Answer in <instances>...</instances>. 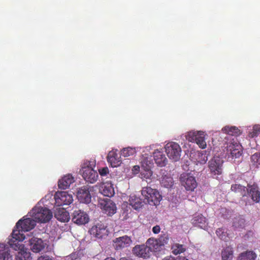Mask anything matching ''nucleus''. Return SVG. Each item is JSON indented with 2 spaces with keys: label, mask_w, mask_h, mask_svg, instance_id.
Listing matches in <instances>:
<instances>
[{
  "label": "nucleus",
  "mask_w": 260,
  "mask_h": 260,
  "mask_svg": "<svg viewBox=\"0 0 260 260\" xmlns=\"http://www.w3.org/2000/svg\"><path fill=\"white\" fill-rule=\"evenodd\" d=\"M28 214L36 220V222L46 223L50 221L52 217L51 211L46 207H35Z\"/></svg>",
  "instance_id": "obj_1"
},
{
  "label": "nucleus",
  "mask_w": 260,
  "mask_h": 260,
  "mask_svg": "<svg viewBox=\"0 0 260 260\" xmlns=\"http://www.w3.org/2000/svg\"><path fill=\"white\" fill-rule=\"evenodd\" d=\"M141 193L144 198L145 202L151 206L159 205L162 199L161 196L156 189L150 187H144L141 190Z\"/></svg>",
  "instance_id": "obj_2"
},
{
  "label": "nucleus",
  "mask_w": 260,
  "mask_h": 260,
  "mask_svg": "<svg viewBox=\"0 0 260 260\" xmlns=\"http://www.w3.org/2000/svg\"><path fill=\"white\" fill-rule=\"evenodd\" d=\"M11 236L12 238L8 242L11 248L16 251L25 248L24 245L20 243L25 239V236L20 230H13Z\"/></svg>",
  "instance_id": "obj_3"
},
{
  "label": "nucleus",
  "mask_w": 260,
  "mask_h": 260,
  "mask_svg": "<svg viewBox=\"0 0 260 260\" xmlns=\"http://www.w3.org/2000/svg\"><path fill=\"white\" fill-rule=\"evenodd\" d=\"M166 152L168 157L174 161H178L181 156V149L179 145L174 142L167 143L165 147Z\"/></svg>",
  "instance_id": "obj_4"
},
{
  "label": "nucleus",
  "mask_w": 260,
  "mask_h": 260,
  "mask_svg": "<svg viewBox=\"0 0 260 260\" xmlns=\"http://www.w3.org/2000/svg\"><path fill=\"white\" fill-rule=\"evenodd\" d=\"M36 225V220L33 218L28 217L20 219L16 223L14 230H20L21 233L33 229Z\"/></svg>",
  "instance_id": "obj_5"
},
{
  "label": "nucleus",
  "mask_w": 260,
  "mask_h": 260,
  "mask_svg": "<svg viewBox=\"0 0 260 260\" xmlns=\"http://www.w3.org/2000/svg\"><path fill=\"white\" fill-rule=\"evenodd\" d=\"M180 181L181 185L188 191H193L198 185L195 178L188 173L181 174Z\"/></svg>",
  "instance_id": "obj_6"
},
{
  "label": "nucleus",
  "mask_w": 260,
  "mask_h": 260,
  "mask_svg": "<svg viewBox=\"0 0 260 260\" xmlns=\"http://www.w3.org/2000/svg\"><path fill=\"white\" fill-rule=\"evenodd\" d=\"M54 199L57 206L69 205L73 201L72 195L64 191L56 192L54 195Z\"/></svg>",
  "instance_id": "obj_7"
},
{
  "label": "nucleus",
  "mask_w": 260,
  "mask_h": 260,
  "mask_svg": "<svg viewBox=\"0 0 260 260\" xmlns=\"http://www.w3.org/2000/svg\"><path fill=\"white\" fill-rule=\"evenodd\" d=\"M80 171L82 173V176L87 182L93 183L95 182L99 177L98 174L91 167L89 166H83Z\"/></svg>",
  "instance_id": "obj_8"
},
{
  "label": "nucleus",
  "mask_w": 260,
  "mask_h": 260,
  "mask_svg": "<svg viewBox=\"0 0 260 260\" xmlns=\"http://www.w3.org/2000/svg\"><path fill=\"white\" fill-rule=\"evenodd\" d=\"M132 251L135 255L143 258H149L151 253L150 249L146 243L145 244L136 245L133 247Z\"/></svg>",
  "instance_id": "obj_9"
},
{
  "label": "nucleus",
  "mask_w": 260,
  "mask_h": 260,
  "mask_svg": "<svg viewBox=\"0 0 260 260\" xmlns=\"http://www.w3.org/2000/svg\"><path fill=\"white\" fill-rule=\"evenodd\" d=\"M223 161L219 157H214L208 162L210 172L214 175H220L222 172Z\"/></svg>",
  "instance_id": "obj_10"
},
{
  "label": "nucleus",
  "mask_w": 260,
  "mask_h": 260,
  "mask_svg": "<svg viewBox=\"0 0 260 260\" xmlns=\"http://www.w3.org/2000/svg\"><path fill=\"white\" fill-rule=\"evenodd\" d=\"M89 220L88 214L80 210L74 211L72 215V221L78 225L85 224Z\"/></svg>",
  "instance_id": "obj_11"
},
{
  "label": "nucleus",
  "mask_w": 260,
  "mask_h": 260,
  "mask_svg": "<svg viewBox=\"0 0 260 260\" xmlns=\"http://www.w3.org/2000/svg\"><path fill=\"white\" fill-rule=\"evenodd\" d=\"M100 204L103 212L108 215L111 216L116 213L117 209L116 205L110 199L104 200L100 202Z\"/></svg>",
  "instance_id": "obj_12"
},
{
  "label": "nucleus",
  "mask_w": 260,
  "mask_h": 260,
  "mask_svg": "<svg viewBox=\"0 0 260 260\" xmlns=\"http://www.w3.org/2000/svg\"><path fill=\"white\" fill-rule=\"evenodd\" d=\"M246 191L253 202L258 203L260 201V191L256 183L248 184Z\"/></svg>",
  "instance_id": "obj_13"
},
{
  "label": "nucleus",
  "mask_w": 260,
  "mask_h": 260,
  "mask_svg": "<svg viewBox=\"0 0 260 260\" xmlns=\"http://www.w3.org/2000/svg\"><path fill=\"white\" fill-rule=\"evenodd\" d=\"M113 242L115 248L119 250L129 246L132 243V240L130 237L125 235L116 238Z\"/></svg>",
  "instance_id": "obj_14"
},
{
  "label": "nucleus",
  "mask_w": 260,
  "mask_h": 260,
  "mask_svg": "<svg viewBox=\"0 0 260 260\" xmlns=\"http://www.w3.org/2000/svg\"><path fill=\"white\" fill-rule=\"evenodd\" d=\"M30 248L34 252L38 253L44 249L46 245L41 238L32 237L29 240Z\"/></svg>",
  "instance_id": "obj_15"
},
{
  "label": "nucleus",
  "mask_w": 260,
  "mask_h": 260,
  "mask_svg": "<svg viewBox=\"0 0 260 260\" xmlns=\"http://www.w3.org/2000/svg\"><path fill=\"white\" fill-rule=\"evenodd\" d=\"M226 151L232 157L238 158L242 154V146L237 142L231 143L227 146Z\"/></svg>",
  "instance_id": "obj_16"
},
{
  "label": "nucleus",
  "mask_w": 260,
  "mask_h": 260,
  "mask_svg": "<svg viewBox=\"0 0 260 260\" xmlns=\"http://www.w3.org/2000/svg\"><path fill=\"white\" fill-rule=\"evenodd\" d=\"M77 198L80 202L89 203L91 201V195L90 192L86 187L79 189L77 192Z\"/></svg>",
  "instance_id": "obj_17"
},
{
  "label": "nucleus",
  "mask_w": 260,
  "mask_h": 260,
  "mask_svg": "<svg viewBox=\"0 0 260 260\" xmlns=\"http://www.w3.org/2000/svg\"><path fill=\"white\" fill-rule=\"evenodd\" d=\"M107 161L112 167H117L121 163L120 156L115 151H111L109 152L107 156Z\"/></svg>",
  "instance_id": "obj_18"
},
{
  "label": "nucleus",
  "mask_w": 260,
  "mask_h": 260,
  "mask_svg": "<svg viewBox=\"0 0 260 260\" xmlns=\"http://www.w3.org/2000/svg\"><path fill=\"white\" fill-rule=\"evenodd\" d=\"M100 192L104 196L112 197L115 194L114 189L111 183H103L100 189Z\"/></svg>",
  "instance_id": "obj_19"
},
{
  "label": "nucleus",
  "mask_w": 260,
  "mask_h": 260,
  "mask_svg": "<svg viewBox=\"0 0 260 260\" xmlns=\"http://www.w3.org/2000/svg\"><path fill=\"white\" fill-rule=\"evenodd\" d=\"M74 182V178L72 175L68 174L59 180L58 186L59 188L65 189L68 188Z\"/></svg>",
  "instance_id": "obj_20"
},
{
  "label": "nucleus",
  "mask_w": 260,
  "mask_h": 260,
  "mask_svg": "<svg viewBox=\"0 0 260 260\" xmlns=\"http://www.w3.org/2000/svg\"><path fill=\"white\" fill-rule=\"evenodd\" d=\"M153 158L155 163L159 166H165L167 164V159L162 151L156 150L153 152Z\"/></svg>",
  "instance_id": "obj_21"
},
{
  "label": "nucleus",
  "mask_w": 260,
  "mask_h": 260,
  "mask_svg": "<svg viewBox=\"0 0 260 260\" xmlns=\"http://www.w3.org/2000/svg\"><path fill=\"white\" fill-rule=\"evenodd\" d=\"M54 216L58 220L61 222H68L70 218L69 212L63 208L56 209Z\"/></svg>",
  "instance_id": "obj_22"
},
{
  "label": "nucleus",
  "mask_w": 260,
  "mask_h": 260,
  "mask_svg": "<svg viewBox=\"0 0 260 260\" xmlns=\"http://www.w3.org/2000/svg\"><path fill=\"white\" fill-rule=\"evenodd\" d=\"M146 244H148L149 248L150 249V252L153 251L155 252L160 251L162 246L158 241L157 239L149 238L146 241Z\"/></svg>",
  "instance_id": "obj_23"
},
{
  "label": "nucleus",
  "mask_w": 260,
  "mask_h": 260,
  "mask_svg": "<svg viewBox=\"0 0 260 260\" xmlns=\"http://www.w3.org/2000/svg\"><path fill=\"white\" fill-rule=\"evenodd\" d=\"M105 231V228L104 225L102 224H98L96 225L93 226L89 230V232L94 237L100 238L102 237Z\"/></svg>",
  "instance_id": "obj_24"
},
{
  "label": "nucleus",
  "mask_w": 260,
  "mask_h": 260,
  "mask_svg": "<svg viewBox=\"0 0 260 260\" xmlns=\"http://www.w3.org/2000/svg\"><path fill=\"white\" fill-rule=\"evenodd\" d=\"M192 223L196 226L204 229L207 226V221L206 218L202 215H198L194 216L192 220Z\"/></svg>",
  "instance_id": "obj_25"
},
{
  "label": "nucleus",
  "mask_w": 260,
  "mask_h": 260,
  "mask_svg": "<svg viewBox=\"0 0 260 260\" xmlns=\"http://www.w3.org/2000/svg\"><path fill=\"white\" fill-rule=\"evenodd\" d=\"M257 255L253 251L247 250L240 254L238 260H255Z\"/></svg>",
  "instance_id": "obj_26"
},
{
  "label": "nucleus",
  "mask_w": 260,
  "mask_h": 260,
  "mask_svg": "<svg viewBox=\"0 0 260 260\" xmlns=\"http://www.w3.org/2000/svg\"><path fill=\"white\" fill-rule=\"evenodd\" d=\"M129 202L130 205L135 210H138L143 206V202L142 201V200L135 196H131Z\"/></svg>",
  "instance_id": "obj_27"
},
{
  "label": "nucleus",
  "mask_w": 260,
  "mask_h": 260,
  "mask_svg": "<svg viewBox=\"0 0 260 260\" xmlns=\"http://www.w3.org/2000/svg\"><path fill=\"white\" fill-rule=\"evenodd\" d=\"M222 131L229 135L238 136L241 134L240 130L236 126H226L222 128Z\"/></svg>",
  "instance_id": "obj_28"
},
{
  "label": "nucleus",
  "mask_w": 260,
  "mask_h": 260,
  "mask_svg": "<svg viewBox=\"0 0 260 260\" xmlns=\"http://www.w3.org/2000/svg\"><path fill=\"white\" fill-rule=\"evenodd\" d=\"M222 260H232L233 258V250L230 246L225 248L221 252Z\"/></svg>",
  "instance_id": "obj_29"
},
{
  "label": "nucleus",
  "mask_w": 260,
  "mask_h": 260,
  "mask_svg": "<svg viewBox=\"0 0 260 260\" xmlns=\"http://www.w3.org/2000/svg\"><path fill=\"white\" fill-rule=\"evenodd\" d=\"M231 189L232 191L236 193H239L242 197L246 196V188L245 186H242L238 184H234L231 185Z\"/></svg>",
  "instance_id": "obj_30"
},
{
  "label": "nucleus",
  "mask_w": 260,
  "mask_h": 260,
  "mask_svg": "<svg viewBox=\"0 0 260 260\" xmlns=\"http://www.w3.org/2000/svg\"><path fill=\"white\" fill-rule=\"evenodd\" d=\"M30 253L24 248L19 250L16 253V260H28Z\"/></svg>",
  "instance_id": "obj_31"
},
{
  "label": "nucleus",
  "mask_w": 260,
  "mask_h": 260,
  "mask_svg": "<svg viewBox=\"0 0 260 260\" xmlns=\"http://www.w3.org/2000/svg\"><path fill=\"white\" fill-rule=\"evenodd\" d=\"M171 249L172 253L175 255H177L183 253L186 250L185 245L179 243H174L172 245Z\"/></svg>",
  "instance_id": "obj_32"
},
{
  "label": "nucleus",
  "mask_w": 260,
  "mask_h": 260,
  "mask_svg": "<svg viewBox=\"0 0 260 260\" xmlns=\"http://www.w3.org/2000/svg\"><path fill=\"white\" fill-rule=\"evenodd\" d=\"M199 146L202 149L205 148L206 147V143L205 140V135L203 132H199L195 141Z\"/></svg>",
  "instance_id": "obj_33"
},
{
  "label": "nucleus",
  "mask_w": 260,
  "mask_h": 260,
  "mask_svg": "<svg viewBox=\"0 0 260 260\" xmlns=\"http://www.w3.org/2000/svg\"><path fill=\"white\" fill-rule=\"evenodd\" d=\"M0 260H13L12 256L4 249V244H0Z\"/></svg>",
  "instance_id": "obj_34"
},
{
  "label": "nucleus",
  "mask_w": 260,
  "mask_h": 260,
  "mask_svg": "<svg viewBox=\"0 0 260 260\" xmlns=\"http://www.w3.org/2000/svg\"><path fill=\"white\" fill-rule=\"evenodd\" d=\"M160 182L162 185L167 188L171 187L173 184V178L170 177H162Z\"/></svg>",
  "instance_id": "obj_35"
},
{
  "label": "nucleus",
  "mask_w": 260,
  "mask_h": 260,
  "mask_svg": "<svg viewBox=\"0 0 260 260\" xmlns=\"http://www.w3.org/2000/svg\"><path fill=\"white\" fill-rule=\"evenodd\" d=\"M136 153L135 149L127 147L124 148L121 150V154L124 157H128L131 155H133Z\"/></svg>",
  "instance_id": "obj_36"
},
{
  "label": "nucleus",
  "mask_w": 260,
  "mask_h": 260,
  "mask_svg": "<svg viewBox=\"0 0 260 260\" xmlns=\"http://www.w3.org/2000/svg\"><path fill=\"white\" fill-rule=\"evenodd\" d=\"M151 165H147L146 167V169H144L143 171L141 172V175L142 178L146 179H150L152 175V172L151 170Z\"/></svg>",
  "instance_id": "obj_37"
},
{
  "label": "nucleus",
  "mask_w": 260,
  "mask_h": 260,
  "mask_svg": "<svg viewBox=\"0 0 260 260\" xmlns=\"http://www.w3.org/2000/svg\"><path fill=\"white\" fill-rule=\"evenodd\" d=\"M217 236L221 239L224 241H227L229 237L226 232L222 228H219L216 231Z\"/></svg>",
  "instance_id": "obj_38"
},
{
  "label": "nucleus",
  "mask_w": 260,
  "mask_h": 260,
  "mask_svg": "<svg viewBox=\"0 0 260 260\" xmlns=\"http://www.w3.org/2000/svg\"><path fill=\"white\" fill-rule=\"evenodd\" d=\"M251 161L253 165L258 167L260 165V153L257 152L252 155Z\"/></svg>",
  "instance_id": "obj_39"
},
{
  "label": "nucleus",
  "mask_w": 260,
  "mask_h": 260,
  "mask_svg": "<svg viewBox=\"0 0 260 260\" xmlns=\"http://www.w3.org/2000/svg\"><path fill=\"white\" fill-rule=\"evenodd\" d=\"M245 220L241 218H236L233 222V226L236 229L242 228L244 226Z\"/></svg>",
  "instance_id": "obj_40"
},
{
  "label": "nucleus",
  "mask_w": 260,
  "mask_h": 260,
  "mask_svg": "<svg viewBox=\"0 0 260 260\" xmlns=\"http://www.w3.org/2000/svg\"><path fill=\"white\" fill-rule=\"evenodd\" d=\"M157 239L158 240V241L160 243L161 245L164 247L165 245L168 244L170 240V237L168 234H164L161 235Z\"/></svg>",
  "instance_id": "obj_41"
},
{
  "label": "nucleus",
  "mask_w": 260,
  "mask_h": 260,
  "mask_svg": "<svg viewBox=\"0 0 260 260\" xmlns=\"http://www.w3.org/2000/svg\"><path fill=\"white\" fill-rule=\"evenodd\" d=\"M199 134V132H189L186 135V138L189 142H194Z\"/></svg>",
  "instance_id": "obj_42"
},
{
  "label": "nucleus",
  "mask_w": 260,
  "mask_h": 260,
  "mask_svg": "<svg viewBox=\"0 0 260 260\" xmlns=\"http://www.w3.org/2000/svg\"><path fill=\"white\" fill-rule=\"evenodd\" d=\"M259 132H260V128L258 126H254L253 127V132L251 133V137L257 136Z\"/></svg>",
  "instance_id": "obj_43"
},
{
  "label": "nucleus",
  "mask_w": 260,
  "mask_h": 260,
  "mask_svg": "<svg viewBox=\"0 0 260 260\" xmlns=\"http://www.w3.org/2000/svg\"><path fill=\"white\" fill-rule=\"evenodd\" d=\"M100 174L101 176H105L109 173V170L107 167L103 168L99 170Z\"/></svg>",
  "instance_id": "obj_44"
},
{
  "label": "nucleus",
  "mask_w": 260,
  "mask_h": 260,
  "mask_svg": "<svg viewBox=\"0 0 260 260\" xmlns=\"http://www.w3.org/2000/svg\"><path fill=\"white\" fill-rule=\"evenodd\" d=\"M162 260H188V259L185 257L177 258H175L173 256H170L165 257L164 258L162 259Z\"/></svg>",
  "instance_id": "obj_45"
},
{
  "label": "nucleus",
  "mask_w": 260,
  "mask_h": 260,
  "mask_svg": "<svg viewBox=\"0 0 260 260\" xmlns=\"http://www.w3.org/2000/svg\"><path fill=\"white\" fill-rule=\"evenodd\" d=\"M77 259V254L73 253L66 257V260H76Z\"/></svg>",
  "instance_id": "obj_46"
},
{
  "label": "nucleus",
  "mask_w": 260,
  "mask_h": 260,
  "mask_svg": "<svg viewBox=\"0 0 260 260\" xmlns=\"http://www.w3.org/2000/svg\"><path fill=\"white\" fill-rule=\"evenodd\" d=\"M152 231L155 234H158L160 231V228L159 225H156L153 227Z\"/></svg>",
  "instance_id": "obj_47"
},
{
  "label": "nucleus",
  "mask_w": 260,
  "mask_h": 260,
  "mask_svg": "<svg viewBox=\"0 0 260 260\" xmlns=\"http://www.w3.org/2000/svg\"><path fill=\"white\" fill-rule=\"evenodd\" d=\"M104 260H116V259L115 258L110 257H107ZM119 260H133V259L130 258H126V257H124L120 258Z\"/></svg>",
  "instance_id": "obj_48"
},
{
  "label": "nucleus",
  "mask_w": 260,
  "mask_h": 260,
  "mask_svg": "<svg viewBox=\"0 0 260 260\" xmlns=\"http://www.w3.org/2000/svg\"><path fill=\"white\" fill-rule=\"evenodd\" d=\"M38 260H52V259L48 256H41L38 258Z\"/></svg>",
  "instance_id": "obj_49"
},
{
  "label": "nucleus",
  "mask_w": 260,
  "mask_h": 260,
  "mask_svg": "<svg viewBox=\"0 0 260 260\" xmlns=\"http://www.w3.org/2000/svg\"><path fill=\"white\" fill-rule=\"evenodd\" d=\"M202 156L203 157V159L202 160H199V161L201 164H205L208 160L207 156L206 155V154H204V155L202 154Z\"/></svg>",
  "instance_id": "obj_50"
},
{
  "label": "nucleus",
  "mask_w": 260,
  "mask_h": 260,
  "mask_svg": "<svg viewBox=\"0 0 260 260\" xmlns=\"http://www.w3.org/2000/svg\"><path fill=\"white\" fill-rule=\"evenodd\" d=\"M135 167H138L139 168L138 166H135Z\"/></svg>",
  "instance_id": "obj_51"
}]
</instances>
